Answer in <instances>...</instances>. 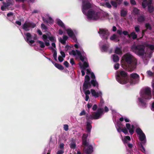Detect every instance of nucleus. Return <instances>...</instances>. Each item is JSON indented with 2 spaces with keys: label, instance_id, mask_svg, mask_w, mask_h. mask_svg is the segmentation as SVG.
<instances>
[{
  "label": "nucleus",
  "instance_id": "nucleus-1",
  "mask_svg": "<svg viewBox=\"0 0 154 154\" xmlns=\"http://www.w3.org/2000/svg\"><path fill=\"white\" fill-rule=\"evenodd\" d=\"M123 60L128 65V70L129 72H131L136 67L137 60L131 54L127 53L123 56Z\"/></svg>",
  "mask_w": 154,
  "mask_h": 154
},
{
  "label": "nucleus",
  "instance_id": "nucleus-2",
  "mask_svg": "<svg viewBox=\"0 0 154 154\" xmlns=\"http://www.w3.org/2000/svg\"><path fill=\"white\" fill-rule=\"evenodd\" d=\"M116 79L117 81L122 84H125L129 81L128 74L124 71H119Z\"/></svg>",
  "mask_w": 154,
  "mask_h": 154
},
{
  "label": "nucleus",
  "instance_id": "nucleus-3",
  "mask_svg": "<svg viewBox=\"0 0 154 154\" xmlns=\"http://www.w3.org/2000/svg\"><path fill=\"white\" fill-rule=\"evenodd\" d=\"M131 48L132 51L139 56H143L145 54V47L143 45H133Z\"/></svg>",
  "mask_w": 154,
  "mask_h": 154
},
{
  "label": "nucleus",
  "instance_id": "nucleus-4",
  "mask_svg": "<svg viewBox=\"0 0 154 154\" xmlns=\"http://www.w3.org/2000/svg\"><path fill=\"white\" fill-rule=\"evenodd\" d=\"M141 96L145 99H150L152 97L151 89L149 87H146L141 92Z\"/></svg>",
  "mask_w": 154,
  "mask_h": 154
},
{
  "label": "nucleus",
  "instance_id": "nucleus-5",
  "mask_svg": "<svg viewBox=\"0 0 154 154\" xmlns=\"http://www.w3.org/2000/svg\"><path fill=\"white\" fill-rule=\"evenodd\" d=\"M140 76L137 73H133L130 75L129 82L131 85H135L138 83Z\"/></svg>",
  "mask_w": 154,
  "mask_h": 154
},
{
  "label": "nucleus",
  "instance_id": "nucleus-6",
  "mask_svg": "<svg viewBox=\"0 0 154 154\" xmlns=\"http://www.w3.org/2000/svg\"><path fill=\"white\" fill-rule=\"evenodd\" d=\"M87 16L89 18L97 20L100 17V12H95L92 10H90L88 11Z\"/></svg>",
  "mask_w": 154,
  "mask_h": 154
},
{
  "label": "nucleus",
  "instance_id": "nucleus-7",
  "mask_svg": "<svg viewBox=\"0 0 154 154\" xmlns=\"http://www.w3.org/2000/svg\"><path fill=\"white\" fill-rule=\"evenodd\" d=\"M36 26V24L32 22L26 21L22 25V28L26 31H29L30 28H33Z\"/></svg>",
  "mask_w": 154,
  "mask_h": 154
},
{
  "label": "nucleus",
  "instance_id": "nucleus-8",
  "mask_svg": "<svg viewBox=\"0 0 154 154\" xmlns=\"http://www.w3.org/2000/svg\"><path fill=\"white\" fill-rule=\"evenodd\" d=\"M98 33L102 38L106 40L108 39V36L109 35L108 30L105 29L100 28Z\"/></svg>",
  "mask_w": 154,
  "mask_h": 154
},
{
  "label": "nucleus",
  "instance_id": "nucleus-9",
  "mask_svg": "<svg viewBox=\"0 0 154 154\" xmlns=\"http://www.w3.org/2000/svg\"><path fill=\"white\" fill-rule=\"evenodd\" d=\"M88 1H86L85 0H82V11L84 14H85L86 13L85 11L90 9L91 7V4Z\"/></svg>",
  "mask_w": 154,
  "mask_h": 154
},
{
  "label": "nucleus",
  "instance_id": "nucleus-10",
  "mask_svg": "<svg viewBox=\"0 0 154 154\" xmlns=\"http://www.w3.org/2000/svg\"><path fill=\"white\" fill-rule=\"evenodd\" d=\"M103 108L98 109L96 112H94L93 114L94 119H99L102 114L103 113Z\"/></svg>",
  "mask_w": 154,
  "mask_h": 154
},
{
  "label": "nucleus",
  "instance_id": "nucleus-11",
  "mask_svg": "<svg viewBox=\"0 0 154 154\" xmlns=\"http://www.w3.org/2000/svg\"><path fill=\"white\" fill-rule=\"evenodd\" d=\"M88 136V134L84 133L82 137V144L85 146H87L89 144L88 142L87 141Z\"/></svg>",
  "mask_w": 154,
  "mask_h": 154
},
{
  "label": "nucleus",
  "instance_id": "nucleus-12",
  "mask_svg": "<svg viewBox=\"0 0 154 154\" xmlns=\"http://www.w3.org/2000/svg\"><path fill=\"white\" fill-rule=\"evenodd\" d=\"M25 35L26 36V41L28 43H30L31 44H33L35 42L34 40H32V35L29 32H27Z\"/></svg>",
  "mask_w": 154,
  "mask_h": 154
},
{
  "label": "nucleus",
  "instance_id": "nucleus-13",
  "mask_svg": "<svg viewBox=\"0 0 154 154\" xmlns=\"http://www.w3.org/2000/svg\"><path fill=\"white\" fill-rule=\"evenodd\" d=\"M152 3V0H148L147 5L148 6V11L149 13H151L154 11V7L151 5Z\"/></svg>",
  "mask_w": 154,
  "mask_h": 154
},
{
  "label": "nucleus",
  "instance_id": "nucleus-14",
  "mask_svg": "<svg viewBox=\"0 0 154 154\" xmlns=\"http://www.w3.org/2000/svg\"><path fill=\"white\" fill-rule=\"evenodd\" d=\"M93 147L92 145L88 146L86 148V146L84 147V150L86 154H90L93 151Z\"/></svg>",
  "mask_w": 154,
  "mask_h": 154
},
{
  "label": "nucleus",
  "instance_id": "nucleus-15",
  "mask_svg": "<svg viewBox=\"0 0 154 154\" xmlns=\"http://www.w3.org/2000/svg\"><path fill=\"white\" fill-rule=\"evenodd\" d=\"M67 32L68 35L71 38L75 41H77L76 37L73 32L70 29H68L67 30Z\"/></svg>",
  "mask_w": 154,
  "mask_h": 154
},
{
  "label": "nucleus",
  "instance_id": "nucleus-16",
  "mask_svg": "<svg viewBox=\"0 0 154 154\" xmlns=\"http://www.w3.org/2000/svg\"><path fill=\"white\" fill-rule=\"evenodd\" d=\"M91 91L92 96H94L95 98L98 97L99 96H101L102 95V93L101 91H99L98 92H97L94 90L93 89H91Z\"/></svg>",
  "mask_w": 154,
  "mask_h": 154
},
{
  "label": "nucleus",
  "instance_id": "nucleus-17",
  "mask_svg": "<svg viewBox=\"0 0 154 154\" xmlns=\"http://www.w3.org/2000/svg\"><path fill=\"white\" fill-rule=\"evenodd\" d=\"M86 125V130L87 132L89 134H90L91 130L92 128V127L91 125L92 122H90V121H87Z\"/></svg>",
  "mask_w": 154,
  "mask_h": 154
},
{
  "label": "nucleus",
  "instance_id": "nucleus-18",
  "mask_svg": "<svg viewBox=\"0 0 154 154\" xmlns=\"http://www.w3.org/2000/svg\"><path fill=\"white\" fill-rule=\"evenodd\" d=\"M91 85L90 82H87L86 81H84L83 84V89L84 91H85L86 90L91 88Z\"/></svg>",
  "mask_w": 154,
  "mask_h": 154
},
{
  "label": "nucleus",
  "instance_id": "nucleus-19",
  "mask_svg": "<svg viewBox=\"0 0 154 154\" xmlns=\"http://www.w3.org/2000/svg\"><path fill=\"white\" fill-rule=\"evenodd\" d=\"M68 37L67 36L64 35L63 38H59V41L63 45H65L66 44V41L67 40Z\"/></svg>",
  "mask_w": 154,
  "mask_h": 154
},
{
  "label": "nucleus",
  "instance_id": "nucleus-20",
  "mask_svg": "<svg viewBox=\"0 0 154 154\" xmlns=\"http://www.w3.org/2000/svg\"><path fill=\"white\" fill-rule=\"evenodd\" d=\"M145 20V18L144 15H142L138 17L137 20L138 22L140 23L143 22Z\"/></svg>",
  "mask_w": 154,
  "mask_h": 154
},
{
  "label": "nucleus",
  "instance_id": "nucleus-21",
  "mask_svg": "<svg viewBox=\"0 0 154 154\" xmlns=\"http://www.w3.org/2000/svg\"><path fill=\"white\" fill-rule=\"evenodd\" d=\"M131 125L129 123L126 124V127L127 129L129 130V132L131 135L133 134L134 133V130L131 129Z\"/></svg>",
  "mask_w": 154,
  "mask_h": 154
},
{
  "label": "nucleus",
  "instance_id": "nucleus-22",
  "mask_svg": "<svg viewBox=\"0 0 154 154\" xmlns=\"http://www.w3.org/2000/svg\"><path fill=\"white\" fill-rule=\"evenodd\" d=\"M119 37L117 36L116 34H114L112 36H111L110 37V39L112 41H114L117 42L119 41V39H118L117 38Z\"/></svg>",
  "mask_w": 154,
  "mask_h": 154
},
{
  "label": "nucleus",
  "instance_id": "nucleus-23",
  "mask_svg": "<svg viewBox=\"0 0 154 154\" xmlns=\"http://www.w3.org/2000/svg\"><path fill=\"white\" fill-rule=\"evenodd\" d=\"M131 37H132L133 39H136L137 38V35L134 32H131L130 35H128V37L130 38Z\"/></svg>",
  "mask_w": 154,
  "mask_h": 154
},
{
  "label": "nucleus",
  "instance_id": "nucleus-24",
  "mask_svg": "<svg viewBox=\"0 0 154 154\" xmlns=\"http://www.w3.org/2000/svg\"><path fill=\"white\" fill-rule=\"evenodd\" d=\"M128 11L127 10L124 9H122L121 11V17H125L127 14Z\"/></svg>",
  "mask_w": 154,
  "mask_h": 154
},
{
  "label": "nucleus",
  "instance_id": "nucleus-25",
  "mask_svg": "<svg viewBox=\"0 0 154 154\" xmlns=\"http://www.w3.org/2000/svg\"><path fill=\"white\" fill-rule=\"evenodd\" d=\"M50 49L54 51V53L53 54V57L54 60L55 61L57 60V52L56 50H54V49L52 47H51Z\"/></svg>",
  "mask_w": 154,
  "mask_h": 154
},
{
  "label": "nucleus",
  "instance_id": "nucleus-26",
  "mask_svg": "<svg viewBox=\"0 0 154 154\" xmlns=\"http://www.w3.org/2000/svg\"><path fill=\"white\" fill-rule=\"evenodd\" d=\"M57 24L59 26H60L63 29H65V26L63 22L60 20H59L57 21Z\"/></svg>",
  "mask_w": 154,
  "mask_h": 154
},
{
  "label": "nucleus",
  "instance_id": "nucleus-27",
  "mask_svg": "<svg viewBox=\"0 0 154 154\" xmlns=\"http://www.w3.org/2000/svg\"><path fill=\"white\" fill-rule=\"evenodd\" d=\"M145 139L146 136L144 133L139 135V139L140 141H143Z\"/></svg>",
  "mask_w": 154,
  "mask_h": 154
},
{
  "label": "nucleus",
  "instance_id": "nucleus-28",
  "mask_svg": "<svg viewBox=\"0 0 154 154\" xmlns=\"http://www.w3.org/2000/svg\"><path fill=\"white\" fill-rule=\"evenodd\" d=\"M115 53L118 54H122V52L121 49L118 47L116 48L115 50Z\"/></svg>",
  "mask_w": 154,
  "mask_h": 154
},
{
  "label": "nucleus",
  "instance_id": "nucleus-29",
  "mask_svg": "<svg viewBox=\"0 0 154 154\" xmlns=\"http://www.w3.org/2000/svg\"><path fill=\"white\" fill-rule=\"evenodd\" d=\"M54 66L56 68L60 70H63L64 69L62 65L59 63H55Z\"/></svg>",
  "mask_w": 154,
  "mask_h": 154
},
{
  "label": "nucleus",
  "instance_id": "nucleus-30",
  "mask_svg": "<svg viewBox=\"0 0 154 154\" xmlns=\"http://www.w3.org/2000/svg\"><path fill=\"white\" fill-rule=\"evenodd\" d=\"M113 60L114 62H117L119 60V58L118 55L114 54L113 55Z\"/></svg>",
  "mask_w": 154,
  "mask_h": 154
},
{
  "label": "nucleus",
  "instance_id": "nucleus-31",
  "mask_svg": "<svg viewBox=\"0 0 154 154\" xmlns=\"http://www.w3.org/2000/svg\"><path fill=\"white\" fill-rule=\"evenodd\" d=\"M133 11L135 15H137L139 14L140 10L136 7L133 8Z\"/></svg>",
  "mask_w": 154,
  "mask_h": 154
},
{
  "label": "nucleus",
  "instance_id": "nucleus-32",
  "mask_svg": "<svg viewBox=\"0 0 154 154\" xmlns=\"http://www.w3.org/2000/svg\"><path fill=\"white\" fill-rule=\"evenodd\" d=\"M145 26L146 28V29L147 30H149L150 31L152 30V28L149 23H146L145 24Z\"/></svg>",
  "mask_w": 154,
  "mask_h": 154
},
{
  "label": "nucleus",
  "instance_id": "nucleus-33",
  "mask_svg": "<svg viewBox=\"0 0 154 154\" xmlns=\"http://www.w3.org/2000/svg\"><path fill=\"white\" fill-rule=\"evenodd\" d=\"M136 132L137 134L139 135L143 133L141 129L140 128H137L136 129Z\"/></svg>",
  "mask_w": 154,
  "mask_h": 154
},
{
  "label": "nucleus",
  "instance_id": "nucleus-34",
  "mask_svg": "<svg viewBox=\"0 0 154 154\" xmlns=\"http://www.w3.org/2000/svg\"><path fill=\"white\" fill-rule=\"evenodd\" d=\"M90 83L91 84V85L94 87H95L97 84V83L96 80H94V79L92 80L91 82Z\"/></svg>",
  "mask_w": 154,
  "mask_h": 154
},
{
  "label": "nucleus",
  "instance_id": "nucleus-35",
  "mask_svg": "<svg viewBox=\"0 0 154 154\" xmlns=\"http://www.w3.org/2000/svg\"><path fill=\"white\" fill-rule=\"evenodd\" d=\"M111 4L115 8H117V4L118 3L114 1H111L110 2Z\"/></svg>",
  "mask_w": 154,
  "mask_h": 154
},
{
  "label": "nucleus",
  "instance_id": "nucleus-36",
  "mask_svg": "<svg viewBox=\"0 0 154 154\" xmlns=\"http://www.w3.org/2000/svg\"><path fill=\"white\" fill-rule=\"evenodd\" d=\"M37 42L40 45V47L42 48H43L45 47V45L44 43L42 41H38Z\"/></svg>",
  "mask_w": 154,
  "mask_h": 154
},
{
  "label": "nucleus",
  "instance_id": "nucleus-37",
  "mask_svg": "<svg viewBox=\"0 0 154 154\" xmlns=\"http://www.w3.org/2000/svg\"><path fill=\"white\" fill-rule=\"evenodd\" d=\"M127 140H131L130 137L129 136H126L124 139V143H127Z\"/></svg>",
  "mask_w": 154,
  "mask_h": 154
},
{
  "label": "nucleus",
  "instance_id": "nucleus-38",
  "mask_svg": "<svg viewBox=\"0 0 154 154\" xmlns=\"http://www.w3.org/2000/svg\"><path fill=\"white\" fill-rule=\"evenodd\" d=\"M90 77L87 75H86L85 77L84 81H86L87 82H90Z\"/></svg>",
  "mask_w": 154,
  "mask_h": 154
},
{
  "label": "nucleus",
  "instance_id": "nucleus-39",
  "mask_svg": "<svg viewBox=\"0 0 154 154\" xmlns=\"http://www.w3.org/2000/svg\"><path fill=\"white\" fill-rule=\"evenodd\" d=\"M76 146V144L74 142L72 143L70 145V147L73 149H75Z\"/></svg>",
  "mask_w": 154,
  "mask_h": 154
},
{
  "label": "nucleus",
  "instance_id": "nucleus-40",
  "mask_svg": "<svg viewBox=\"0 0 154 154\" xmlns=\"http://www.w3.org/2000/svg\"><path fill=\"white\" fill-rule=\"evenodd\" d=\"M108 48L107 46L103 45L102 47V50L104 51H107Z\"/></svg>",
  "mask_w": 154,
  "mask_h": 154
},
{
  "label": "nucleus",
  "instance_id": "nucleus-41",
  "mask_svg": "<svg viewBox=\"0 0 154 154\" xmlns=\"http://www.w3.org/2000/svg\"><path fill=\"white\" fill-rule=\"evenodd\" d=\"M11 4V3L10 1L7 3L4 2L3 3V5L5 7H8Z\"/></svg>",
  "mask_w": 154,
  "mask_h": 154
},
{
  "label": "nucleus",
  "instance_id": "nucleus-42",
  "mask_svg": "<svg viewBox=\"0 0 154 154\" xmlns=\"http://www.w3.org/2000/svg\"><path fill=\"white\" fill-rule=\"evenodd\" d=\"M48 38L50 41L53 42L56 41L55 38L54 36H49Z\"/></svg>",
  "mask_w": 154,
  "mask_h": 154
},
{
  "label": "nucleus",
  "instance_id": "nucleus-43",
  "mask_svg": "<svg viewBox=\"0 0 154 154\" xmlns=\"http://www.w3.org/2000/svg\"><path fill=\"white\" fill-rule=\"evenodd\" d=\"M146 73L149 76L152 77L153 75V73L150 70H148L147 71Z\"/></svg>",
  "mask_w": 154,
  "mask_h": 154
},
{
  "label": "nucleus",
  "instance_id": "nucleus-44",
  "mask_svg": "<svg viewBox=\"0 0 154 154\" xmlns=\"http://www.w3.org/2000/svg\"><path fill=\"white\" fill-rule=\"evenodd\" d=\"M89 66V64L88 63L85 61L83 64V69H85V68H88Z\"/></svg>",
  "mask_w": 154,
  "mask_h": 154
},
{
  "label": "nucleus",
  "instance_id": "nucleus-45",
  "mask_svg": "<svg viewBox=\"0 0 154 154\" xmlns=\"http://www.w3.org/2000/svg\"><path fill=\"white\" fill-rule=\"evenodd\" d=\"M122 131L125 135L128 134V130L125 127L122 129Z\"/></svg>",
  "mask_w": 154,
  "mask_h": 154
},
{
  "label": "nucleus",
  "instance_id": "nucleus-46",
  "mask_svg": "<svg viewBox=\"0 0 154 154\" xmlns=\"http://www.w3.org/2000/svg\"><path fill=\"white\" fill-rule=\"evenodd\" d=\"M134 29L137 33H138L140 31V26H137L134 27Z\"/></svg>",
  "mask_w": 154,
  "mask_h": 154
},
{
  "label": "nucleus",
  "instance_id": "nucleus-47",
  "mask_svg": "<svg viewBox=\"0 0 154 154\" xmlns=\"http://www.w3.org/2000/svg\"><path fill=\"white\" fill-rule=\"evenodd\" d=\"M48 23L50 24H53L54 20L50 17H49V20H48Z\"/></svg>",
  "mask_w": 154,
  "mask_h": 154
},
{
  "label": "nucleus",
  "instance_id": "nucleus-48",
  "mask_svg": "<svg viewBox=\"0 0 154 154\" xmlns=\"http://www.w3.org/2000/svg\"><path fill=\"white\" fill-rule=\"evenodd\" d=\"M63 128L65 131H67L69 130V126L67 124L64 125Z\"/></svg>",
  "mask_w": 154,
  "mask_h": 154
},
{
  "label": "nucleus",
  "instance_id": "nucleus-49",
  "mask_svg": "<svg viewBox=\"0 0 154 154\" xmlns=\"http://www.w3.org/2000/svg\"><path fill=\"white\" fill-rule=\"evenodd\" d=\"M42 37L43 40L45 42L48 38L47 36L46 35L44 34L42 36Z\"/></svg>",
  "mask_w": 154,
  "mask_h": 154
},
{
  "label": "nucleus",
  "instance_id": "nucleus-50",
  "mask_svg": "<svg viewBox=\"0 0 154 154\" xmlns=\"http://www.w3.org/2000/svg\"><path fill=\"white\" fill-rule=\"evenodd\" d=\"M41 28L42 29L46 30L48 28L44 24H41Z\"/></svg>",
  "mask_w": 154,
  "mask_h": 154
},
{
  "label": "nucleus",
  "instance_id": "nucleus-51",
  "mask_svg": "<svg viewBox=\"0 0 154 154\" xmlns=\"http://www.w3.org/2000/svg\"><path fill=\"white\" fill-rule=\"evenodd\" d=\"M140 148H141V151L143 153H145V150L143 146V145H142V144H141Z\"/></svg>",
  "mask_w": 154,
  "mask_h": 154
},
{
  "label": "nucleus",
  "instance_id": "nucleus-52",
  "mask_svg": "<svg viewBox=\"0 0 154 154\" xmlns=\"http://www.w3.org/2000/svg\"><path fill=\"white\" fill-rule=\"evenodd\" d=\"M90 119H94L93 114L92 115H90V117L89 118V120H88L87 121H90V122H91V121L90 120Z\"/></svg>",
  "mask_w": 154,
  "mask_h": 154
},
{
  "label": "nucleus",
  "instance_id": "nucleus-53",
  "mask_svg": "<svg viewBox=\"0 0 154 154\" xmlns=\"http://www.w3.org/2000/svg\"><path fill=\"white\" fill-rule=\"evenodd\" d=\"M63 64L66 67L68 68L69 67V64L67 61H65L63 63Z\"/></svg>",
  "mask_w": 154,
  "mask_h": 154
},
{
  "label": "nucleus",
  "instance_id": "nucleus-54",
  "mask_svg": "<svg viewBox=\"0 0 154 154\" xmlns=\"http://www.w3.org/2000/svg\"><path fill=\"white\" fill-rule=\"evenodd\" d=\"M139 101L141 103V104H144V105L146 104V103H144L143 100L141 98H139Z\"/></svg>",
  "mask_w": 154,
  "mask_h": 154
},
{
  "label": "nucleus",
  "instance_id": "nucleus-55",
  "mask_svg": "<svg viewBox=\"0 0 154 154\" xmlns=\"http://www.w3.org/2000/svg\"><path fill=\"white\" fill-rule=\"evenodd\" d=\"M148 47L151 50H153L154 49V45H149Z\"/></svg>",
  "mask_w": 154,
  "mask_h": 154
},
{
  "label": "nucleus",
  "instance_id": "nucleus-56",
  "mask_svg": "<svg viewBox=\"0 0 154 154\" xmlns=\"http://www.w3.org/2000/svg\"><path fill=\"white\" fill-rule=\"evenodd\" d=\"M86 114V112L84 110H82L79 114V115L80 116L85 115Z\"/></svg>",
  "mask_w": 154,
  "mask_h": 154
},
{
  "label": "nucleus",
  "instance_id": "nucleus-57",
  "mask_svg": "<svg viewBox=\"0 0 154 154\" xmlns=\"http://www.w3.org/2000/svg\"><path fill=\"white\" fill-rule=\"evenodd\" d=\"M106 5L108 8H110L112 7L111 5L109 2H106Z\"/></svg>",
  "mask_w": 154,
  "mask_h": 154
},
{
  "label": "nucleus",
  "instance_id": "nucleus-58",
  "mask_svg": "<svg viewBox=\"0 0 154 154\" xmlns=\"http://www.w3.org/2000/svg\"><path fill=\"white\" fill-rule=\"evenodd\" d=\"M58 60H59V61L60 62H62L63 60V57H62L60 56H59L58 57Z\"/></svg>",
  "mask_w": 154,
  "mask_h": 154
},
{
  "label": "nucleus",
  "instance_id": "nucleus-59",
  "mask_svg": "<svg viewBox=\"0 0 154 154\" xmlns=\"http://www.w3.org/2000/svg\"><path fill=\"white\" fill-rule=\"evenodd\" d=\"M119 64L118 63L115 64L114 65V68L116 70L118 69L119 68Z\"/></svg>",
  "mask_w": 154,
  "mask_h": 154
},
{
  "label": "nucleus",
  "instance_id": "nucleus-60",
  "mask_svg": "<svg viewBox=\"0 0 154 154\" xmlns=\"http://www.w3.org/2000/svg\"><path fill=\"white\" fill-rule=\"evenodd\" d=\"M70 63L72 65L75 64L74 60L73 58H71L70 59Z\"/></svg>",
  "mask_w": 154,
  "mask_h": 154
},
{
  "label": "nucleus",
  "instance_id": "nucleus-61",
  "mask_svg": "<svg viewBox=\"0 0 154 154\" xmlns=\"http://www.w3.org/2000/svg\"><path fill=\"white\" fill-rule=\"evenodd\" d=\"M76 55H77L79 57L82 55L81 52L77 50H75Z\"/></svg>",
  "mask_w": 154,
  "mask_h": 154
},
{
  "label": "nucleus",
  "instance_id": "nucleus-62",
  "mask_svg": "<svg viewBox=\"0 0 154 154\" xmlns=\"http://www.w3.org/2000/svg\"><path fill=\"white\" fill-rule=\"evenodd\" d=\"M131 4L133 5H136V2L134 0H130Z\"/></svg>",
  "mask_w": 154,
  "mask_h": 154
},
{
  "label": "nucleus",
  "instance_id": "nucleus-63",
  "mask_svg": "<svg viewBox=\"0 0 154 154\" xmlns=\"http://www.w3.org/2000/svg\"><path fill=\"white\" fill-rule=\"evenodd\" d=\"M64 152L63 150H60L58 151L57 153V154H63V153Z\"/></svg>",
  "mask_w": 154,
  "mask_h": 154
},
{
  "label": "nucleus",
  "instance_id": "nucleus-64",
  "mask_svg": "<svg viewBox=\"0 0 154 154\" xmlns=\"http://www.w3.org/2000/svg\"><path fill=\"white\" fill-rule=\"evenodd\" d=\"M97 105L94 104L93 106V108H92V109L93 111H95L97 108Z\"/></svg>",
  "mask_w": 154,
  "mask_h": 154
}]
</instances>
